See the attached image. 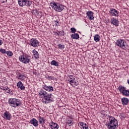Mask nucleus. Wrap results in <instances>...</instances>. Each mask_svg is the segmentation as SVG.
Instances as JSON below:
<instances>
[{
    "instance_id": "1",
    "label": "nucleus",
    "mask_w": 129,
    "mask_h": 129,
    "mask_svg": "<svg viewBox=\"0 0 129 129\" xmlns=\"http://www.w3.org/2000/svg\"><path fill=\"white\" fill-rule=\"evenodd\" d=\"M39 96H43L42 99V102L45 104L53 102V98L52 97V94H48L47 92L43 89H41L39 92Z\"/></svg>"
},
{
    "instance_id": "2",
    "label": "nucleus",
    "mask_w": 129,
    "mask_h": 129,
    "mask_svg": "<svg viewBox=\"0 0 129 129\" xmlns=\"http://www.w3.org/2000/svg\"><path fill=\"white\" fill-rule=\"evenodd\" d=\"M109 121L106 124L108 129H116L118 127V121L113 116L108 115Z\"/></svg>"
},
{
    "instance_id": "3",
    "label": "nucleus",
    "mask_w": 129,
    "mask_h": 129,
    "mask_svg": "<svg viewBox=\"0 0 129 129\" xmlns=\"http://www.w3.org/2000/svg\"><path fill=\"white\" fill-rule=\"evenodd\" d=\"M50 6L55 11L58 13H61L63 10H64V6L62 4L55 2H52L50 4Z\"/></svg>"
},
{
    "instance_id": "4",
    "label": "nucleus",
    "mask_w": 129,
    "mask_h": 129,
    "mask_svg": "<svg viewBox=\"0 0 129 129\" xmlns=\"http://www.w3.org/2000/svg\"><path fill=\"white\" fill-rule=\"evenodd\" d=\"M115 44L118 47H120L121 49L125 50V49H129V46L124 40L121 39H118L116 40Z\"/></svg>"
},
{
    "instance_id": "5",
    "label": "nucleus",
    "mask_w": 129,
    "mask_h": 129,
    "mask_svg": "<svg viewBox=\"0 0 129 129\" xmlns=\"http://www.w3.org/2000/svg\"><path fill=\"white\" fill-rule=\"evenodd\" d=\"M8 101L10 105L12 106V107H15V108L21 105V101H20V99H18L11 98Z\"/></svg>"
},
{
    "instance_id": "6",
    "label": "nucleus",
    "mask_w": 129,
    "mask_h": 129,
    "mask_svg": "<svg viewBox=\"0 0 129 129\" xmlns=\"http://www.w3.org/2000/svg\"><path fill=\"white\" fill-rule=\"evenodd\" d=\"M18 4L20 7H30L32 5V2L29 0H18Z\"/></svg>"
},
{
    "instance_id": "7",
    "label": "nucleus",
    "mask_w": 129,
    "mask_h": 129,
    "mask_svg": "<svg viewBox=\"0 0 129 129\" xmlns=\"http://www.w3.org/2000/svg\"><path fill=\"white\" fill-rule=\"evenodd\" d=\"M19 61L24 64H28L30 63V58L28 55H22L19 57Z\"/></svg>"
},
{
    "instance_id": "8",
    "label": "nucleus",
    "mask_w": 129,
    "mask_h": 129,
    "mask_svg": "<svg viewBox=\"0 0 129 129\" xmlns=\"http://www.w3.org/2000/svg\"><path fill=\"white\" fill-rule=\"evenodd\" d=\"M30 44L32 47H39V46H40L39 41L37 39L34 38L31 39Z\"/></svg>"
},
{
    "instance_id": "9",
    "label": "nucleus",
    "mask_w": 129,
    "mask_h": 129,
    "mask_svg": "<svg viewBox=\"0 0 129 129\" xmlns=\"http://www.w3.org/2000/svg\"><path fill=\"white\" fill-rule=\"evenodd\" d=\"M42 88L44 89V90H46V91H48L49 92H52V91H54V88L51 86L43 85Z\"/></svg>"
},
{
    "instance_id": "10",
    "label": "nucleus",
    "mask_w": 129,
    "mask_h": 129,
    "mask_svg": "<svg viewBox=\"0 0 129 129\" xmlns=\"http://www.w3.org/2000/svg\"><path fill=\"white\" fill-rule=\"evenodd\" d=\"M68 81L69 82V83L73 87H75L79 84V83L78 82V81L76 80V79H75L74 80H69Z\"/></svg>"
},
{
    "instance_id": "11",
    "label": "nucleus",
    "mask_w": 129,
    "mask_h": 129,
    "mask_svg": "<svg viewBox=\"0 0 129 129\" xmlns=\"http://www.w3.org/2000/svg\"><path fill=\"white\" fill-rule=\"evenodd\" d=\"M12 118V115L11 113L8 111H6L4 114V118L5 119H7L8 120H11Z\"/></svg>"
},
{
    "instance_id": "12",
    "label": "nucleus",
    "mask_w": 129,
    "mask_h": 129,
    "mask_svg": "<svg viewBox=\"0 0 129 129\" xmlns=\"http://www.w3.org/2000/svg\"><path fill=\"white\" fill-rule=\"evenodd\" d=\"M86 15L87 17H88L89 20L90 21H92V20H94V17H93V12L92 11H88L87 12Z\"/></svg>"
},
{
    "instance_id": "13",
    "label": "nucleus",
    "mask_w": 129,
    "mask_h": 129,
    "mask_svg": "<svg viewBox=\"0 0 129 129\" xmlns=\"http://www.w3.org/2000/svg\"><path fill=\"white\" fill-rule=\"evenodd\" d=\"M110 22L111 25H114L115 27H117V26H118V24H119L118 20L115 18L111 19Z\"/></svg>"
},
{
    "instance_id": "14",
    "label": "nucleus",
    "mask_w": 129,
    "mask_h": 129,
    "mask_svg": "<svg viewBox=\"0 0 129 129\" xmlns=\"http://www.w3.org/2000/svg\"><path fill=\"white\" fill-rule=\"evenodd\" d=\"M109 14L111 16H113V17H116L117 15H118L117 11L115 9H111L109 11Z\"/></svg>"
},
{
    "instance_id": "15",
    "label": "nucleus",
    "mask_w": 129,
    "mask_h": 129,
    "mask_svg": "<svg viewBox=\"0 0 129 129\" xmlns=\"http://www.w3.org/2000/svg\"><path fill=\"white\" fill-rule=\"evenodd\" d=\"M30 123L33 124L34 126H38V125H39V122H38V120L34 118L30 120Z\"/></svg>"
},
{
    "instance_id": "16",
    "label": "nucleus",
    "mask_w": 129,
    "mask_h": 129,
    "mask_svg": "<svg viewBox=\"0 0 129 129\" xmlns=\"http://www.w3.org/2000/svg\"><path fill=\"white\" fill-rule=\"evenodd\" d=\"M122 104L123 105H127L128 104V99L125 97H123L121 99Z\"/></svg>"
},
{
    "instance_id": "17",
    "label": "nucleus",
    "mask_w": 129,
    "mask_h": 129,
    "mask_svg": "<svg viewBox=\"0 0 129 129\" xmlns=\"http://www.w3.org/2000/svg\"><path fill=\"white\" fill-rule=\"evenodd\" d=\"M32 53L33 54V57H34V58H35V59H39V52H38V51H37V50H36V49H34L32 50Z\"/></svg>"
},
{
    "instance_id": "18",
    "label": "nucleus",
    "mask_w": 129,
    "mask_h": 129,
    "mask_svg": "<svg viewBox=\"0 0 129 129\" xmlns=\"http://www.w3.org/2000/svg\"><path fill=\"white\" fill-rule=\"evenodd\" d=\"M50 127L52 129H58L59 128V125L56 123L52 122L50 123Z\"/></svg>"
},
{
    "instance_id": "19",
    "label": "nucleus",
    "mask_w": 129,
    "mask_h": 129,
    "mask_svg": "<svg viewBox=\"0 0 129 129\" xmlns=\"http://www.w3.org/2000/svg\"><path fill=\"white\" fill-rule=\"evenodd\" d=\"M79 124L82 126V129H88V126L86 124V123L81 122L79 123Z\"/></svg>"
},
{
    "instance_id": "20",
    "label": "nucleus",
    "mask_w": 129,
    "mask_h": 129,
    "mask_svg": "<svg viewBox=\"0 0 129 129\" xmlns=\"http://www.w3.org/2000/svg\"><path fill=\"white\" fill-rule=\"evenodd\" d=\"M117 89L119 91L120 93L122 94L125 89V88L122 86H119Z\"/></svg>"
},
{
    "instance_id": "21",
    "label": "nucleus",
    "mask_w": 129,
    "mask_h": 129,
    "mask_svg": "<svg viewBox=\"0 0 129 129\" xmlns=\"http://www.w3.org/2000/svg\"><path fill=\"white\" fill-rule=\"evenodd\" d=\"M71 38L72 39H75L76 40H78L79 39V34L78 33H75L71 35Z\"/></svg>"
},
{
    "instance_id": "22",
    "label": "nucleus",
    "mask_w": 129,
    "mask_h": 129,
    "mask_svg": "<svg viewBox=\"0 0 129 129\" xmlns=\"http://www.w3.org/2000/svg\"><path fill=\"white\" fill-rule=\"evenodd\" d=\"M51 65H52L53 66H55L56 67H57V66H59V62L57 61H56L55 60H53L50 62Z\"/></svg>"
},
{
    "instance_id": "23",
    "label": "nucleus",
    "mask_w": 129,
    "mask_h": 129,
    "mask_svg": "<svg viewBox=\"0 0 129 129\" xmlns=\"http://www.w3.org/2000/svg\"><path fill=\"white\" fill-rule=\"evenodd\" d=\"M99 38H100L99 35L96 34L94 36V40L95 41V42H99Z\"/></svg>"
},
{
    "instance_id": "24",
    "label": "nucleus",
    "mask_w": 129,
    "mask_h": 129,
    "mask_svg": "<svg viewBox=\"0 0 129 129\" xmlns=\"http://www.w3.org/2000/svg\"><path fill=\"white\" fill-rule=\"evenodd\" d=\"M122 94V95H124V96H129V91L125 89Z\"/></svg>"
},
{
    "instance_id": "25",
    "label": "nucleus",
    "mask_w": 129,
    "mask_h": 129,
    "mask_svg": "<svg viewBox=\"0 0 129 129\" xmlns=\"http://www.w3.org/2000/svg\"><path fill=\"white\" fill-rule=\"evenodd\" d=\"M67 124L69 126H71L73 124V120H68L67 122Z\"/></svg>"
},
{
    "instance_id": "26",
    "label": "nucleus",
    "mask_w": 129,
    "mask_h": 129,
    "mask_svg": "<svg viewBox=\"0 0 129 129\" xmlns=\"http://www.w3.org/2000/svg\"><path fill=\"white\" fill-rule=\"evenodd\" d=\"M38 120L39 121V123H43V122H44V117L39 116L38 117Z\"/></svg>"
},
{
    "instance_id": "27",
    "label": "nucleus",
    "mask_w": 129,
    "mask_h": 129,
    "mask_svg": "<svg viewBox=\"0 0 129 129\" xmlns=\"http://www.w3.org/2000/svg\"><path fill=\"white\" fill-rule=\"evenodd\" d=\"M58 48L61 50H63L64 48H65V45L62 44H58Z\"/></svg>"
},
{
    "instance_id": "28",
    "label": "nucleus",
    "mask_w": 129,
    "mask_h": 129,
    "mask_svg": "<svg viewBox=\"0 0 129 129\" xmlns=\"http://www.w3.org/2000/svg\"><path fill=\"white\" fill-rule=\"evenodd\" d=\"M6 54L9 57H12V56H13V55H14V53H13V52H12V51H7Z\"/></svg>"
},
{
    "instance_id": "29",
    "label": "nucleus",
    "mask_w": 129,
    "mask_h": 129,
    "mask_svg": "<svg viewBox=\"0 0 129 129\" xmlns=\"http://www.w3.org/2000/svg\"><path fill=\"white\" fill-rule=\"evenodd\" d=\"M23 85V83L20 81L17 84V86L18 88H20V87Z\"/></svg>"
},
{
    "instance_id": "30",
    "label": "nucleus",
    "mask_w": 129,
    "mask_h": 129,
    "mask_svg": "<svg viewBox=\"0 0 129 129\" xmlns=\"http://www.w3.org/2000/svg\"><path fill=\"white\" fill-rule=\"evenodd\" d=\"M0 52H1V53H2L3 54H7V50H6V49H5L1 48Z\"/></svg>"
},
{
    "instance_id": "31",
    "label": "nucleus",
    "mask_w": 129,
    "mask_h": 129,
    "mask_svg": "<svg viewBox=\"0 0 129 129\" xmlns=\"http://www.w3.org/2000/svg\"><path fill=\"white\" fill-rule=\"evenodd\" d=\"M71 32L73 33V34H75V33L76 32V29H75V28H71Z\"/></svg>"
},
{
    "instance_id": "32",
    "label": "nucleus",
    "mask_w": 129,
    "mask_h": 129,
    "mask_svg": "<svg viewBox=\"0 0 129 129\" xmlns=\"http://www.w3.org/2000/svg\"><path fill=\"white\" fill-rule=\"evenodd\" d=\"M1 89H2V90H7V89H9V87H1Z\"/></svg>"
},
{
    "instance_id": "33",
    "label": "nucleus",
    "mask_w": 129,
    "mask_h": 129,
    "mask_svg": "<svg viewBox=\"0 0 129 129\" xmlns=\"http://www.w3.org/2000/svg\"><path fill=\"white\" fill-rule=\"evenodd\" d=\"M100 112H101V114H103V115L105 116V111L103 110V111H101Z\"/></svg>"
},
{
    "instance_id": "34",
    "label": "nucleus",
    "mask_w": 129,
    "mask_h": 129,
    "mask_svg": "<svg viewBox=\"0 0 129 129\" xmlns=\"http://www.w3.org/2000/svg\"><path fill=\"white\" fill-rule=\"evenodd\" d=\"M70 78V80H75V78H74V77H73V76H71L70 77H69Z\"/></svg>"
},
{
    "instance_id": "35",
    "label": "nucleus",
    "mask_w": 129,
    "mask_h": 129,
    "mask_svg": "<svg viewBox=\"0 0 129 129\" xmlns=\"http://www.w3.org/2000/svg\"><path fill=\"white\" fill-rule=\"evenodd\" d=\"M20 89L21 90H25V87L24 86V85H23V84L21 87H20Z\"/></svg>"
},
{
    "instance_id": "36",
    "label": "nucleus",
    "mask_w": 129,
    "mask_h": 129,
    "mask_svg": "<svg viewBox=\"0 0 129 129\" xmlns=\"http://www.w3.org/2000/svg\"><path fill=\"white\" fill-rule=\"evenodd\" d=\"M6 91L7 93H10V92L11 91V89L8 88V89H7V90H6Z\"/></svg>"
},
{
    "instance_id": "37",
    "label": "nucleus",
    "mask_w": 129,
    "mask_h": 129,
    "mask_svg": "<svg viewBox=\"0 0 129 129\" xmlns=\"http://www.w3.org/2000/svg\"><path fill=\"white\" fill-rule=\"evenodd\" d=\"M48 78H49V79H51V80H53V79H54V77L52 76H48Z\"/></svg>"
},
{
    "instance_id": "38",
    "label": "nucleus",
    "mask_w": 129,
    "mask_h": 129,
    "mask_svg": "<svg viewBox=\"0 0 129 129\" xmlns=\"http://www.w3.org/2000/svg\"><path fill=\"white\" fill-rule=\"evenodd\" d=\"M56 22V26H59V21H55Z\"/></svg>"
},
{
    "instance_id": "39",
    "label": "nucleus",
    "mask_w": 129,
    "mask_h": 129,
    "mask_svg": "<svg viewBox=\"0 0 129 129\" xmlns=\"http://www.w3.org/2000/svg\"><path fill=\"white\" fill-rule=\"evenodd\" d=\"M3 40L0 39V46H2V45H3Z\"/></svg>"
},
{
    "instance_id": "40",
    "label": "nucleus",
    "mask_w": 129,
    "mask_h": 129,
    "mask_svg": "<svg viewBox=\"0 0 129 129\" xmlns=\"http://www.w3.org/2000/svg\"><path fill=\"white\" fill-rule=\"evenodd\" d=\"M11 95H13V94H14V93L13 92V91H10L9 93Z\"/></svg>"
},
{
    "instance_id": "41",
    "label": "nucleus",
    "mask_w": 129,
    "mask_h": 129,
    "mask_svg": "<svg viewBox=\"0 0 129 129\" xmlns=\"http://www.w3.org/2000/svg\"><path fill=\"white\" fill-rule=\"evenodd\" d=\"M19 77H20V78H23V77H24V76H23V75H19Z\"/></svg>"
},
{
    "instance_id": "42",
    "label": "nucleus",
    "mask_w": 129,
    "mask_h": 129,
    "mask_svg": "<svg viewBox=\"0 0 129 129\" xmlns=\"http://www.w3.org/2000/svg\"><path fill=\"white\" fill-rule=\"evenodd\" d=\"M33 74H35V75H37V72L33 71Z\"/></svg>"
},
{
    "instance_id": "43",
    "label": "nucleus",
    "mask_w": 129,
    "mask_h": 129,
    "mask_svg": "<svg viewBox=\"0 0 129 129\" xmlns=\"http://www.w3.org/2000/svg\"><path fill=\"white\" fill-rule=\"evenodd\" d=\"M56 35H59V34L58 33H56Z\"/></svg>"
}]
</instances>
